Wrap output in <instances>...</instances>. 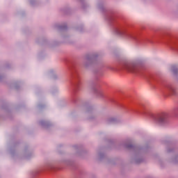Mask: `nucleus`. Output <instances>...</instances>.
Segmentation results:
<instances>
[{"label":"nucleus","mask_w":178,"mask_h":178,"mask_svg":"<svg viewBox=\"0 0 178 178\" xmlns=\"http://www.w3.org/2000/svg\"><path fill=\"white\" fill-rule=\"evenodd\" d=\"M165 120H166V113H162L155 118V122L158 124H162Z\"/></svg>","instance_id":"1"},{"label":"nucleus","mask_w":178,"mask_h":178,"mask_svg":"<svg viewBox=\"0 0 178 178\" xmlns=\"http://www.w3.org/2000/svg\"><path fill=\"white\" fill-rule=\"evenodd\" d=\"M124 69L128 70V72L136 73V72H137L138 67L135 64H127L124 66Z\"/></svg>","instance_id":"2"},{"label":"nucleus","mask_w":178,"mask_h":178,"mask_svg":"<svg viewBox=\"0 0 178 178\" xmlns=\"http://www.w3.org/2000/svg\"><path fill=\"white\" fill-rule=\"evenodd\" d=\"M172 73H174V74H177V72H178L177 67H176V66H172Z\"/></svg>","instance_id":"3"},{"label":"nucleus","mask_w":178,"mask_h":178,"mask_svg":"<svg viewBox=\"0 0 178 178\" xmlns=\"http://www.w3.org/2000/svg\"><path fill=\"white\" fill-rule=\"evenodd\" d=\"M168 91H170V92H175V89H173V87H172V86H168Z\"/></svg>","instance_id":"4"}]
</instances>
